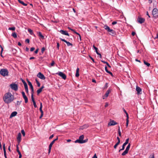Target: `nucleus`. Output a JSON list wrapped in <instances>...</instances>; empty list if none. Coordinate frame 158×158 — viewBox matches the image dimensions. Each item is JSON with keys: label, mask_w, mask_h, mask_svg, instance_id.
I'll list each match as a JSON object with an SVG mask.
<instances>
[{"label": "nucleus", "mask_w": 158, "mask_h": 158, "mask_svg": "<svg viewBox=\"0 0 158 158\" xmlns=\"http://www.w3.org/2000/svg\"><path fill=\"white\" fill-rule=\"evenodd\" d=\"M79 68H77V69L76 71V73L75 76L76 77H78L79 76Z\"/></svg>", "instance_id": "nucleus-24"}, {"label": "nucleus", "mask_w": 158, "mask_h": 158, "mask_svg": "<svg viewBox=\"0 0 158 158\" xmlns=\"http://www.w3.org/2000/svg\"><path fill=\"white\" fill-rule=\"evenodd\" d=\"M21 134L20 133H19L17 137V140L18 144H19L21 142Z\"/></svg>", "instance_id": "nucleus-11"}, {"label": "nucleus", "mask_w": 158, "mask_h": 158, "mask_svg": "<svg viewBox=\"0 0 158 158\" xmlns=\"http://www.w3.org/2000/svg\"><path fill=\"white\" fill-rule=\"evenodd\" d=\"M130 146H131L130 143H129L128 144V145H127V148H126L125 150L128 152V151H129V150L130 147Z\"/></svg>", "instance_id": "nucleus-34"}, {"label": "nucleus", "mask_w": 158, "mask_h": 158, "mask_svg": "<svg viewBox=\"0 0 158 158\" xmlns=\"http://www.w3.org/2000/svg\"><path fill=\"white\" fill-rule=\"evenodd\" d=\"M101 61L103 63H104L105 64H106L107 63V62L106 61H104L103 60H101Z\"/></svg>", "instance_id": "nucleus-62"}, {"label": "nucleus", "mask_w": 158, "mask_h": 158, "mask_svg": "<svg viewBox=\"0 0 158 158\" xmlns=\"http://www.w3.org/2000/svg\"><path fill=\"white\" fill-rule=\"evenodd\" d=\"M149 158H155L154 154L153 153V154H151Z\"/></svg>", "instance_id": "nucleus-47"}, {"label": "nucleus", "mask_w": 158, "mask_h": 158, "mask_svg": "<svg viewBox=\"0 0 158 158\" xmlns=\"http://www.w3.org/2000/svg\"><path fill=\"white\" fill-rule=\"evenodd\" d=\"M37 76L38 77L42 80H44L45 79V77L44 75L40 72L39 73Z\"/></svg>", "instance_id": "nucleus-8"}, {"label": "nucleus", "mask_w": 158, "mask_h": 158, "mask_svg": "<svg viewBox=\"0 0 158 158\" xmlns=\"http://www.w3.org/2000/svg\"><path fill=\"white\" fill-rule=\"evenodd\" d=\"M25 42H27L28 43H29L30 42V40L29 39H27L25 40Z\"/></svg>", "instance_id": "nucleus-57"}, {"label": "nucleus", "mask_w": 158, "mask_h": 158, "mask_svg": "<svg viewBox=\"0 0 158 158\" xmlns=\"http://www.w3.org/2000/svg\"><path fill=\"white\" fill-rule=\"evenodd\" d=\"M129 140V138H127V139L125 142L123 144L122 146V150H124L125 146L127 144H128V143Z\"/></svg>", "instance_id": "nucleus-16"}, {"label": "nucleus", "mask_w": 158, "mask_h": 158, "mask_svg": "<svg viewBox=\"0 0 158 158\" xmlns=\"http://www.w3.org/2000/svg\"><path fill=\"white\" fill-rule=\"evenodd\" d=\"M37 34L42 39H44V36L42 35L41 33L39 31L37 33Z\"/></svg>", "instance_id": "nucleus-20"}, {"label": "nucleus", "mask_w": 158, "mask_h": 158, "mask_svg": "<svg viewBox=\"0 0 158 158\" xmlns=\"http://www.w3.org/2000/svg\"><path fill=\"white\" fill-rule=\"evenodd\" d=\"M4 102L6 104H9L14 100V96L10 92L6 93L3 98Z\"/></svg>", "instance_id": "nucleus-1"}, {"label": "nucleus", "mask_w": 158, "mask_h": 158, "mask_svg": "<svg viewBox=\"0 0 158 158\" xmlns=\"http://www.w3.org/2000/svg\"><path fill=\"white\" fill-rule=\"evenodd\" d=\"M92 158H97V157L96 156V154H95L94 156L92 157Z\"/></svg>", "instance_id": "nucleus-64"}, {"label": "nucleus", "mask_w": 158, "mask_h": 158, "mask_svg": "<svg viewBox=\"0 0 158 158\" xmlns=\"http://www.w3.org/2000/svg\"><path fill=\"white\" fill-rule=\"evenodd\" d=\"M120 142H118L116 144H115L114 146V149H116L117 147V146L120 143Z\"/></svg>", "instance_id": "nucleus-36"}, {"label": "nucleus", "mask_w": 158, "mask_h": 158, "mask_svg": "<svg viewBox=\"0 0 158 158\" xmlns=\"http://www.w3.org/2000/svg\"><path fill=\"white\" fill-rule=\"evenodd\" d=\"M89 57L90 58V59L92 60L93 62L94 63H95V62L94 61V59L91 56H89Z\"/></svg>", "instance_id": "nucleus-51"}, {"label": "nucleus", "mask_w": 158, "mask_h": 158, "mask_svg": "<svg viewBox=\"0 0 158 158\" xmlns=\"http://www.w3.org/2000/svg\"><path fill=\"white\" fill-rule=\"evenodd\" d=\"M59 46H60V45H59V43H57V46H56V48H57V49L59 50Z\"/></svg>", "instance_id": "nucleus-50"}, {"label": "nucleus", "mask_w": 158, "mask_h": 158, "mask_svg": "<svg viewBox=\"0 0 158 158\" xmlns=\"http://www.w3.org/2000/svg\"><path fill=\"white\" fill-rule=\"evenodd\" d=\"M108 32H110V35L112 36H114L116 34V32L110 29V27L107 25H105L103 27Z\"/></svg>", "instance_id": "nucleus-2"}, {"label": "nucleus", "mask_w": 158, "mask_h": 158, "mask_svg": "<svg viewBox=\"0 0 158 158\" xmlns=\"http://www.w3.org/2000/svg\"><path fill=\"white\" fill-rule=\"evenodd\" d=\"M136 89L137 91V94L138 95L141 94L142 93V89L141 88L137 86L136 87Z\"/></svg>", "instance_id": "nucleus-14"}, {"label": "nucleus", "mask_w": 158, "mask_h": 158, "mask_svg": "<svg viewBox=\"0 0 158 158\" xmlns=\"http://www.w3.org/2000/svg\"><path fill=\"white\" fill-rule=\"evenodd\" d=\"M19 144H18V145H16V151H17V152H20V151L19 150V147H18V145Z\"/></svg>", "instance_id": "nucleus-48"}, {"label": "nucleus", "mask_w": 158, "mask_h": 158, "mask_svg": "<svg viewBox=\"0 0 158 158\" xmlns=\"http://www.w3.org/2000/svg\"><path fill=\"white\" fill-rule=\"evenodd\" d=\"M3 148L4 151V155L5 158H7L6 156V152L5 148V143H3Z\"/></svg>", "instance_id": "nucleus-17"}, {"label": "nucleus", "mask_w": 158, "mask_h": 158, "mask_svg": "<svg viewBox=\"0 0 158 158\" xmlns=\"http://www.w3.org/2000/svg\"><path fill=\"white\" fill-rule=\"evenodd\" d=\"M143 62H144V64L145 65H146L148 67H149L150 65V64L147 62V61H145L144 60H143Z\"/></svg>", "instance_id": "nucleus-28"}, {"label": "nucleus", "mask_w": 158, "mask_h": 158, "mask_svg": "<svg viewBox=\"0 0 158 158\" xmlns=\"http://www.w3.org/2000/svg\"><path fill=\"white\" fill-rule=\"evenodd\" d=\"M88 141L87 139H86L84 140H83V141H82V143H84Z\"/></svg>", "instance_id": "nucleus-49"}, {"label": "nucleus", "mask_w": 158, "mask_h": 158, "mask_svg": "<svg viewBox=\"0 0 158 158\" xmlns=\"http://www.w3.org/2000/svg\"><path fill=\"white\" fill-rule=\"evenodd\" d=\"M117 23V22L116 21H113L112 22V24L113 25H115Z\"/></svg>", "instance_id": "nucleus-58"}, {"label": "nucleus", "mask_w": 158, "mask_h": 158, "mask_svg": "<svg viewBox=\"0 0 158 158\" xmlns=\"http://www.w3.org/2000/svg\"><path fill=\"white\" fill-rule=\"evenodd\" d=\"M27 82L28 83V85L30 86V88L31 89V94L34 93V88L33 86V85L30 81H27Z\"/></svg>", "instance_id": "nucleus-10"}, {"label": "nucleus", "mask_w": 158, "mask_h": 158, "mask_svg": "<svg viewBox=\"0 0 158 158\" xmlns=\"http://www.w3.org/2000/svg\"><path fill=\"white\" fill-rule=\"evenodd\" d=\"M21 102L22 101H17L16 103L15 104V106H19L20 105Z\"/></svg>", "instance_id": "nucleus-26"}, {"label": "nucleus", "mask_w": 158, "mask_h": 158, "mask_svg": "<svg viewBox=\"0 0 158 158\" xmlns=\"http://www.w3.org/2000/svg\"><path fill=\"white\" fill-rule=\"evenodd\" d=\"M117 139H118V142H120V138L118 137H117Z\"/></svg>", "instance_id": "nucleus-63"}, {"label": "nucleus", "mask_w": 158, "mask_h": 158, "mask_svg": "<svg viewBox=\"0 0 158 158\" xmlns=\"http://www.w3.org/2000/svg\"><path fill=\"white\" fill-rule=\"evenodd\" d=\"M41 114L40 117V118H41L43 117V115L44 112H41Z\"/></svg>", "instance_id": "nucleus-60"}, {"label": "nucleus", "mask_w": 158, "mask_h": 158, "mask_svg": "<svg viewBox=\"0 0 158 158\" xmlns=\"http://www.w3.org/2000/svg\"><path fill=\"white\" fill-rule=\"evenodd\" d=\"M10 88L15 91H17L18 89V86L17 84L15 83H12L10 84Z\"/></svg>", "instance_id": "nucleus-4"}, {"label": "nucleus", "mask_w": 158, "mask_h": 158, "mask_svg": "<svg viewBox=\"0 0 158 158\" xmlns=\"http://www.w3.org/2000/svg\"><path fill=\"white\" fill-rule=\"evenodd\" d=\"M54 64H55L54 61L53 60H52V63L51 64V66H54Z\"/></svg>", "instance_id": "nucleus-52"}, {"label": "nucleus", "mask_w": 158, "mask_h": 158, "mask_svg": "<svg viewBox=\"0 0 158 158\" xmlns=\"http://www.w3.org/2000/svg\"><path fill=\"white\" fill-rule=\"evenodd\" d=\"M75 143H82V141L80 140L79 139L76 140L75 141Z\"/></svg>", "instance_id": "nucleus-37"}, {"label": "nucleus", "mask_w": 158, "mask_h": 158, "mask_svg": "<svg viewBox=\"0 0 158 158\" xmlns=\"http://www.w3.org/2000/svg\"><path fill=\"white\" fill-rule=\"evenodd\" d=\"M111 89L110 88H109V89L106 91L105 95L104 96H105L106 97H107L109 95V94L111 91Z\"/></svg>", "instance_id": "nucleus-19"}, {"label": "nucleus", "mask_w": 158, "mask_h": 158, "mask_svg": "<svg viewBox=\"0 0 158 158\" xmlns=\"http://www.w3.org/2000/svg\"><path fill=\"white\" fill-rule=\"evenodd\" d=\"M12 36L14 38H16L17 37V35L16 34L15 32L13 33L12 34Z\"/></svg>", "instance_id": "nucleus-40"}, {"label": "nucleus", "mask_w": 158, "mask_h": 158, "mask_svg": "<svg viewBox=\"0 0 158 158\" xmlns=\"http://www.w3.org/2000/svg\"><path fill=\"white\" fill-rule=\"evenodd\" d=\"M84 138V136L83 135H82L80 136L79 137V139L80 140L83 141V139Z\"/></svg>", "instance_id": "nucleus-31"}, {"label": "nucleus", "mask_w": 158, "mask_h": 158, "mask_svg": "<svg viewBox=\"0 0 158 158\" xmlns=\"http://www.w3.org/2000/svg\"><path fill=\"white\" fill-rule=\"evenodd\" d=\"M54 136V135L53 134L52 135H51L49 137V139H52Z\"/></svg>", "instance_id": "nucleus-61"}, {"label": "nucleus", "mask_w": 158, "mask_h": 158, "mask_svg": "<svg viewBox=\"0 0 158 158\" xmlns=\"http://www.w3.org/2000/svg\"><path fill=\"white\" fill-rule=\"evenodd\" d=\"M137 21L139 23H142L144 22L145 19L143 18L138 17L137 19Z\"/></svg>", "instance_id": "nucleus-12"}, {"label": "nucleus", "mask_w": 158, "mask_h": 158, "mask_svg": "<svg viewBox=\"0 0 158 158\" xmlns=\"http://www.w3.org/2000/svg\"><path fill=\"white\" fill-rule=\"evenodd\" d=\"M58 139V137H57L56 139L53 140L50 143L49 146V149H48V153L49 154L51 152V149L52 147L53 144L54 143L55 141L56 140H57Z\"/></svg>", "instance_id": "nucleus-6"}, {"label": "nucleus", "mask_w": 158, "mask_h": 158, "mask_svg": "<svg viewBox=\"0 0 158 158\" xmlns=\"http://www.w3.org/2000/svg\"><path fill=\"white\" fill-rule=\"evenodd\" d=\"M33 94L34 93L31 94V99L33 102H35Z\"/></svg>", "instance_id": "nucleus-35"}, {"label": "nucleus", "mask_w": 158, "mask_h": 158, "mask_svg": "<svg viewBox=\"0 0 158 158\" xmlns=\"http://www.w3.org/2000/svg\"><path fill=\"white\" fill-rule=\"evenodd\" d=\"M129 123V118H127L126 119V127H127L128 126Z\"/></svg>", "instance_id": "nucleus-46"}, {"label": "nucleus", "mask_w": 158, "mask_h": 158, "mask_svg": "<svg viewBox=\"0 0 158 158\" xmlns=\"http://www.w3.org/2000/svg\"><path fill=\"white\" fill-rule=\"evenodd\" d=\"M33 105H34V107L35 108H36L37 107V105H36V103L35 102H33Z\"/></svg>", "instance_id": "nucleus-54"}, {"label": "nucleus", "mask_w": 158, "mask_h": 158, "mask_svg": "<svg viewBox=\"0 0 158 158\" xmlns=\"http://www.w3.org/2000/svg\"><path fill=\"white\" fill-rule=\"evenodd\" d=\"M123 111H124V112L126 114V117H127V118H129V115H128V114L127 113V111H126V110H125V109L123 108Z\"/></svg>", "instance_id": "nucleus-32"}, {"label": "nucleus", "mask_w": 158, "mask_h": 158, "mask_svg": "<svg viewBox=\"0 0 158 158\" xmlns=\"http://www.w3.org/2000/svg\"><path fill=\"white\" fill-rule=\"evenodd\" d=\"M35 49V48L34 47H32L30 49V51L31 52H32Z\"/></svg>", "instance_id": "nucleus-56"}, {"label": "nucleus", "mask_w": 158, "mask_h": 158, "mask_svg": "<svg viewBox=\"0 0 158 158\" xmlns=\"http://www.w3.org/2000/svg\"><path fill=\"white\" fill-rule=\"evenodd\" d=\"M128 152V151L126 150H125V151L122 154V155L123 156L125 155Z\"/></svg>", "instance_id": "nucleus-33"}, {"label": "nucleus", "mask_w": 158, "mask_h": 158, "mask_svg": "<svg viewBox=\"0 0 158 158\" xmlns=\"http://www.w3.org/2000/svg\"><path fill=\"white\" fill-rule=\"evenodd\" d=\"M24 86L25 89H28L27 84H26L24 85Z\"/></svg>", "instance_id": "nucleus-53"}, {"label": "nucleus", "mask_w": 158, "mask_h": 158, "mask_svg": "<svg viewBox=\"0 0 158 158\" xmlns=\"http://www.w3.org/2000/svg\"><path fill=\"white\" fill-rule=\"evenodd\" d=\"M152 15L155 18H157L158 17V10L156 8H154L152 10Z\"/></svg>", "instance_id": "nucleus-5"}, {"label": "nucleus", "mask_w": 158, "mask_h": 158, "mask_svg": "<svg viewBox=\"0 0 158 158\" xmlns=\"http://www.w3.org/2000/svg\"><path fill=\"white\" fill-rule=\"evenodd\" d=\"M89 126L88 124H85L83 126L81 127L80 128L81 129H86L89 127Z\"/></svg>", "instance_id": "nucleus-22"}, {"label": "nucleus", "mask_w": 158, "mask_h": 158, "mask_svg": "<svg viewBox=\"0 0 158 158\" xmlns=\"http://www.w3.org/2000/svg\"><path fill=\"white\" fill-rule=\"evenodd\" d=\"M35 81L36 83V84L38 86L40 87V82L38 81L37 79L35 78Z\"/></svg>", "instance_id": "nucleus-27"}, {"label": "nucleus", "mask_w": 158, "mask_h": 158, "mask_svg": "<svg viewBox=\"0 0 158 158\" xmlns=\"http://www.w3.org/2000/svg\"><path fill=\"white\" fill-rule=\"evenodd\" d=\"M20 4H22V5H23L24 6H27V4L23 2L22 1H21L20 2Z\"/></svg>", "instance_id": "nucleus-41"}, {"label": "nucleus", "mask_w": 158, "mask_h": 158, "mask_svg": "<svg viewBox=\"0 0 158 158\" xmlns=\"http://www.w3.org/2000/svg\"><path fill=\"white\" fill-rule=\"evenodd\" d=\"M93 48L95 50V52H96V53L97 54H99V53L98 51V48L96 47H95L94 45H93Z\"/></svg>", "instance_id": "nucleus-30"}, {"label": "nucleus", "mask_w": 158, "mask_h": 158, "mask_svg": "<svg viewBox=\"0 0 158 158\" xmlns=\"http://www.w3.org/2000/svg\"><path fill=\"white\" fill-rule=\"evenodd\" d=\"M39 50V49L38 48L36 49V50L34 52L35 53V54L37 53L38 52Z\"/></svg>", "instance_id": "nucleus-55"}, {"label": "nucleus", "mask_w": 158, "mask_h": 158, "mask_svg": "<svg viewBox=\"0 0 158 158\" xmlns=\"http://www.w3.org/2000/svg\"><path fill=\"white\" fill-rule=\"evenodd\" d=\"M45 50V47H43L41 48V52L42 54H43L44 51Z\"/></svg>", "instance_id": "nucleus-44"}, {"label": "nucleus", "mask_w": 158, "mask_h": 158, "mask_svg": "<svg viewBox=\"0 0 158 158\" xmlns=\"http://www.w3.org/2000/svg\"><path fill=\"white\" fill-rule=\"evenodd\" d=\"M105 71H106L108 73H109V74H110L112 76H113V73L110 71H109L107 69V67H106V66H105Z\"/></svg>", "instance_id": "nucleus-23"}, {"label": "nucleus", "mask_w": 158, "mask_h": 158, "mask_svg": "<svg viewBox=\"0 0 158 158\" xmlns=\"http://www.w3.org/2000/svg\"><path fill=\"white\" fill-rule=\"evenodd\" d=\"M15 27H9L8 28V30H12V31H14L15 30Z\"/></svg>", "instance_id": "nucleus-42"}, {"label": "nucleus", "mask_w": 158, "mask_h": 158, "mask_svg": "<svg viewBox=\"0 0 158 158\" xmlns=\"http://www.w3.org/2000/svg\"><path fill=\"white\" fill-rule=\"evenodd\" d=\"M118 123L114 120L110 121V123L109 124V125L110 126H113L117 124Z\"/></svg>", "instance_id": "nucleus-18"}, {"label": "nucleus", "mask_w": 158, "mask_h": 158, "mask_svg": "<svg viewBox=\"0 0 158 158\" xmlns=\"http://www.w3.org/2000/svg\"><path fill=\"white\" fill-rule=\"evenodd\" d=\"M28 31L31 35H33L34 36H35V35L34 34V33H33V31L31 29H29L28 30Z\"/></svg>", "instance_id": "nucleus-25"}, {"label": "nucleus", "mask_w": 158, "mask_h": 158, "mask_svg": "<svg viewBox=\"0 0 158 158\" xmlns=\"http://www.w3.org/2000/svg\"><path fill=\"white\" fill-rule=\"evenodd\" d=\"M17 114V113L16 111H14L12 113L10 116V117L11 118L15 116Z\"/></svg>", "instance_id": "nucleus-21"}, {"label": "nucleus", "mask_w": 158, "mask_h": 158, "mask_svg": "<svg viewBox=\"0 0 158 158\" xmlns=\"http://www.w3.org/2000/svg\"><path fill=\"white\" fill-rule=\"evenodd\" d=\"M56 74L59 75L64 80H65L66 78V75L62 72H59L56 73Z\"/></svg>", "instance_id": "nucleus-7"}, {"label": "nucleus", "mask_w": 158, "mask_h": 158, "mask_svg": "<svg viewBox=\"0 0 158 158\" xmlns=\"http://www.w3.org/2000/svg\"><path fill=\"white\" fill-rule=\"evenodd\" d=\"M118 133L119 136H121V131H120V127L119 126L118 127Z\"/></svg>", "instance_id": "nucleus-43"}, {"label": "nucleus", "mask_w": 158, "mask_h": 158, "mask_svg": "<svg viewBox=\"0 0 158 158\" xmlns=\"http://www.w3.org/2000/svg\"><path fill=\"white\" fill-rule=\"evenodd\" d=\"M71 30L73 31L74 33L78 35H80V34L76 32L73 29H71Z\"/></svg>", "instance_id": "nucleus-39"}, {"label": "nucleus", "mask_w": 158, "mask_h": 158, "mask_svg": "<svg viewBox=\"0 0 158 158\" xmlns=\"http://www.w3.org/2000/svg\"><path fill=\"white\" fill-rule=\"evenodd\" d=\"M22 82L23 83L24 85L27 84V83L24 80H22Z\"/></svg>", "instance_id": "nucleus-59"}, {"label": "nucleus", "mask_w": 158, "mask_h": 158, "mask_svg": "<svg viewBox=\"0 0 158 158\" xmlns=\"http://www.w3.org/2000/svg\"><path fill=\"white\" fill-rule=\"evenodd\" d=\"M42 104L41 102H40V107L39 109H40V111L41 113L43 112V111L42 110Z\"/></svg>", "instance_id": "nucleus-29"}, {"label": "nucleus", "mask_w": 158, "mask_h": 158, "mask_svg": "<svg viewBox=\"0 0 158 158\" xmlns=\"http://www.w3.org/2000/svg\"><path fill=\"white\" fill-rule=\"evenodd\" d=\"M9 71L6 69H2L0 70V74L4 77L8 75Z\"/></svg>", "instance_id": "nucleus-3"}, {"label": "nucleus", "mask_w": 158, "mask_h": 158, "mask_svg": "<svg viewBox=\"0 0 158 158\" xmlns=\"http://www.w3.org/2000/svg\"><path fill=\"white\" fill-rule=\"evenodd\" d=\"M60 39L62 41H63L65 43H66L67 45V46H72L73 45V44H72L71 43H70L69 42H68L66 40H65V39H63L62 38H60Z\"/></svg>", "instance_id": "nucleus-13"}, {"label": "nucleus", "mask_w": 158, "mask_h": 158, "mask_svg": "<svg viewBox=\"0 0 158 158\" xmlns=\"http://www.w3.org/2000/svg\"><path fill=\"white\" fill-rule=\"evenodd\" d=\"M60 32L62 34L66 35L69 36V34L66 31L61 30L60 31Z\"/></svg>", "instance_id": "nucleus-15"}, {"label": "nucleus", "mask_w": 158, "mask_h": 158, "mask_svg": "<svg viewBox=\"0 0 158 158\" xmlns=\"http://www.w3.org/2000/svg\"><path fill=\"white\" fill-rule=\"evenodd\" d=\"M21 93H22L23 98L25 100V103H27L28 102V98H27V96L26 95L24 92L22 91Z\"/></svg>", "instance_id": "nucleus-9"}, {"label": "nucleus", "mask_w": 158, "mask_h": 158, "mask_svg": "<svg viewBox=\"0 0 158 158\" xmlns=\"http://www.w3.org/2000/svg\"><path fill=\"white\" fill-rule=\"evenodd\" d=\"M42 90L41 89H40V88L37 91V95H38L42 91Z\"/></svg>", "instance_id": "nucleus-38"}, {"label": "nucleus", "mask_w": 158, "mask_h": 158, "mask_svg": "<svg viewBox=\"0 0 158 158\" xmlns=\"http://www.w3.org/2000/svg\"><path fill=\"white\" fill-rule=\"evenodd\" d=\"M21 133H22L23 136H25V132L24 130H21Z\"/></svg>", "instance_id": "nucleus-45"}]
</instances>
